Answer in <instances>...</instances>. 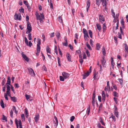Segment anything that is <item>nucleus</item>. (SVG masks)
Here are the masks:
<instances>
[{
	"label": "nucleus",
	"instance_id": "f257e3e1",
	"mask_svg": "<svg viewBox=\"0 0 128 128\" xmlns=\"http://www.w3.org/2000/svg\"><path fill=\"white\" fill-rule=\"evenodd\" d=\"M27 30L26 32V34H28V33L30 32L32 30L31 25L29 22H27Z\"/></svg>",
	"mask_w": 128,
	"mask_h": 128
},
{
	"label": "nucleus",
	"instance_id": "f03ea898",
	"mask_svg": "<svg viewBox=\"0 0 128 128\" xmlns=\"http://www.w3.org/2000/svg\"><path fill=\"white\" fill-rule=\"evenodd\" d=\"M28 72L29 74L32 76H35V74L33 70L30 68H28Z\"/></svg>",
	"mask_w": 128,
	"mask_h": 128
},
{
	"label": "nucleus",
	"instance_id": "7ed1b4c3",
	"mask_svg": "<svg viewBox=\"0 0 128 128\" xmlns=\"http://www.w3.org/2000/svg\"><path fill=\"white\" fill-rule=\"evenodd\" d=\"M54 128H56L58 124V121L56 117L55 116L54 117Z\"/></svg>",
	"mask_w": 128,
	"mask_h": 128
},
{
	"label": "nucleus",
	"instance_id": "20e7f679",
	"mask_svg": "<svg viewBox=\"0 0 128 128\" xmlns=\"http://www.w3.org/2000/svg\"><path fill=\"white\" fill-rule=\"evenodd\" d=\"M14 17L15 20L18 19L20 20L21 19V15L20 14H16L14 15Z\"/></svg>",
	"mask_w": 128,
	"mask_h": 128
},
{
	"label": "nucleus",
	"instance_id": "39448f33",
	"mask_svg": "<svg viewBox=\"0 0 128 128\" xmlns=\"http://www.w3.org/2000/svg\"><path fill=\"white\" fill-rule=\"evenodd\" d=\"M63 76L65 79H66L68 77L70 76V74L68 73L65 72H63L62 73Z\"/></svg>",
	"mask_w": 128,
	"mask_h": 128
},
{
	"label": "nucleus",
	"instance_id": "423d86ee",
	"mask_svg": "<svg viewBox=\"0 0 128 128\" xmlns=\"http://www.w3.org/2000/svg\"><path fill=\"white\" fill-rule=\"evenodd\" d=\"M91 72V71H88L86 73H85L84 74L82 75V76H83V79H85L89 75Z\"/></svg>",
	"mask_w": 128,
	"mask_h": 128
},
{
	"label": "nucleus",
	"instance_id": "0eeeda50",
	"mask_svg": "<svg viewBox=\"0 0 128 128\" xmlns=\"http://www.w3.org/2000/svg\"><path fill=\"white\" fill-rule=\"evenodd\" d=\"M83 32L84 34V37L87 36L88 38H89L88 33L86 30L85 28H83Z\"/></svg>",
	"mask_w": 128,
	"mask_h": 128
},
{
	"label": "nucleus",
	"instance_id": "6e6552de",
	"mask_svg": "<svg viewBox=\"0 0 128 128\" xmlns=\"http://www.w3.org/2000/svg\"><path fill=\"white\" fill-rule=\"evenodd\" d=\"M21 55L22 57L27 62H28L29 59L24 54H23V53L22 52V53L21 54Z\"/></svg>",
	"mask_w": 128,
	"mask_h": 128
},
{
	"label": "nucleus",
	"instance_id": "1a4fd4ad",
	"mask_svg": "<svg viewBox=\"0 0 128 128\" xmlns=\"http://www.w3.org/2000/svg\"><path fill=\"white\" fill-rule=\"evenodd\" d=\"M99 20L102 23H103L102 22H104V16L103 15H100L99 16Z\"/></svg>",
	"mask_w": 128,
	"mask_h": 128
},
{
	"label": "nucleus",
	"instance_id": "9d476101",
	"mask_svg": "<svg viewBox=\"0 0 128 128\" xmlns=\"http://www.w3.org/2000/svg\"><path fill=\"white\" fill-rule=\"evenodd\" d=\"M102 100L103 101H104L105 100L106 96L105 92L104 91L102 92Z\"/></svg>",
	"mask_w": 128,
	"mask_h": 128
},
{
	"label": "nucleus",
	"instance_id": "9b49d317",
	"mask_svg": "<svg viewBox=\"0 0 128 128\" xmlns=\"http://www.w3.org/2000/svg\"><path fill=\"white\" fill-rule=\"evenodd\" d=\"M66 58L68 60L69 62H71V56L68 53H67L66 55Z\"/></svg>",
	"mask_w": 128,
	"mask_h": 128
},
{
	"label": "nucleus",
	"instance_id": "f8f14e48",
	"mask_svg": "<svg viewBox=\"0 0 128 128\" xmlns=\"http://www.w3.org/2000/svg\"><path fill=\"white\" fill-rule=\"evenodd\" d=\"M100 46L99 43H97L96 46V49L98 50H99L100 49Z\"/></svg>",
	"mask_w": 128,
	"mask_h": 128
},
{
	"label": "nucleus",
	"instance_id": "ddd939ff",
	"mask_svg": "<svg viewBox=\"0 0 128 128\" xmlns=\"http://www.w3.org/2000/svg\"><path fill=\"white\" fill-rule=\"evenodd\" d=\"M11 100L14 102H16L17 100L16 98L14 96L11 97Z\"/></svg>",
	"mask_w": 128,
	"mask_h": 128
},
{
	"label": "nucleus",
	"instance_id": "4468645a",
	"mask_svg": "<svg viewBox=\"0 0 128 128\" xmlns=\"http://www.w3.org/2000/svg\"><path fill=\"white\" fill-rule=\"evenodd\" d=\"M37 46H40L41 44V40L39 38H38L37 39Z\"/></svg>",
	"mask_w": 128,
	"mask_h": 128
},
{
	"label": "nucleus",
	"instance_id": "2eb2a0df",
	"mask_svg": "<svg viewBox=\"0 0 128 128\" xmlns=\"http://www.w3.org/2000/svg\"><path fill=\"white\" fill-rule=\"evenodd\" d=\"M102 4H103V6L104 5V6H106L107 4L106 1V0H101Z\"/></svg>",
	"mask_w": 128,
	"mask_h": 128
},
{
	"label": "nucleus",
	"instance_id": "dca6fc26",
	"mask_svg": "<svg viewBox=\"0 0 128 128\" xmlns=\"http://www.w3.org/2000/svg\"><path fill=\"white\" fill-rule=\"evenodd\" d=\"M21 117L22 121L23 122H24L25 121V118L24 114H22L21 115Z\"/></svg>",
	"mask_w": 128,
	"mask_h": 128
},
{
	"label": "nucleus",
	"instance_id": "f3484780",
	"mask_svg": "<svg viewBox=\"0 0 128 128\" xmlns=\"http://www.w3.org/2000/svg\"><path fill=\"white\" fill-rule=\"evenodd\" d=\"M96 26L97 28L99 31H100L101 30V27L100 25L98 24H96Z\"/></svg>",
	"mask_w": 128,
	"mask_h": 128
},
{
	"label": "nucleus",
	"instance_id": "a211bd4d",
	"mask_svg": "<svg viewBox=\"0 0 128 128\" xmlns=\"http://www.w3.org/2000/svg\"><path fill=\"white\" fill-rule=\"evenodd\" d=\"M36 18L37 20H39L41 18L39 14L38 13L36 12Z\"/></svg>",
	"mask_w": 128,
	"mask_h": 128
},
{
	"label": "nucleus",
	"instance_id": "6ab92c4d",
	"mask_svg": "<svg viewBox=\"0 0 128 128\" xmlns=\"http://www.w3.org/2000/svg\"><path fill=\"white\" fill-rule=\"evenodd\" d=\"M8 84L9 85H10V79L9 77L8 78L7 80V82L6 83V85Z\"/></svg>",
	"mask_w": 128,
	"mask_h": 128
},
{
	"label": "nucleus",
	"instance_id": "aec40b11",
	"mask_svg": "<svg viewBox=\"0 0 128 128\" xmlns=\"http://www.w3.org/2000/svg\"><path fill=\"white\" fill-rule=\"evenodd\" d=\"M39 115H36L35 118L34 120L36 122L39 120Z\"/></svg>",
	"mask_w": 128,
	"mask_h": 128
},
{
	"label": "nucleus",
	"instance_id": "412c9836",
	"mask_svg": "<svg viewBox=\"0 0 128 128\" xmlns=\"http://www.w3.org/2000/svg\"><path fill=\"white\" fill-rule=\"evenodd\" d=\"M102 52L104 56L106 54V50L104 46H103L102 48Z\"/></svg>",
	"mask_w": 128,
	"mask_h": 128
},
{
	"label": "nucleus",
	"instance_id": "4be33fe9",
	"mask_svg": "<svg viewBox=\"0 0 128 128\" xmlns=\"http://www.w3.org/2000/svg\"><path fill=\"white\" fill-rule=\"evenodd\" d=\"M102 64V65L103 67L105 68V63H106V60H101Z\"/></svg>",
	"mask_w": 128,
	"mask_h": 128
},
{
	"label": "nucleus",
	"instance_id": "5701e85b",
	"mask_svg": "<svg viewBox=\"0 0 128 128\" xmlns=\"http://www.w3.org/2000/svg\"><path fill=\"white\" fill-rule=\"evenodd\" d=\"M90 0H87L86 2V8H89L90 6Z\"/></svg>",
	"mask_w": 128,
	"mask_h": 128
},
{
	"label": "nucleus",
	"instance_id": "b1692460",
	"mask_svg": "<svg viewBox=\"0 0 128 128\" xmlns=\"http://www.w3.org/2000/svg\"><path fill=\"white\" fill-rule=\"evenodd\" d=\"M86 46L90 50H92V48L90 45L88 44V42H87L86 43Z\"/></svg>",
	"mask_w": 128,
	"mask_h": 128
},
{
	"label": "nucleus",
	"instance_id": "393cba45",
	"mask_svg": "<svg viewBox=\"0 0 128 128\" xmlns=\"http://www.w3.org/2000/svg\"><path fill=\"white\" fill-rule=\"evenodd\" d=\"M28 39L29 40H32V34L30 32L28 33Z\"/></svg>",
	"mask_w": 128,
	"mask_h": 128
},
{
	"label": "nucleus",
	"instance_id": "a878e982",
	"mask_svg": "<svg viewBox=\"0 0 128 128\" xmlns=\"http://www.w3.org/2000/svg\"><path fill=\"white\" fill-rule=\"evenodd\" d=\"M46 51L47 52L50 53V48L48 46H47L46 48Z\"/></svg>",
	"mask_w": 128,
	"mask_h": 128
},
{
	"label": "nucleus",
	"instance_id": "bb28decb",
	"mask_svg": "<svg viewBox=\"0 0 128 128\" xmlns=\"http://www.w3.org/2000/svg\"><path fill=\"white\" fill-rule=\"evenodd\" d=\"M96 3L97 5L99 6L100 5L101 3V0H96Z\"/></svg>",
	"mask_w": 128,
	"mask_h": 128
},
{
	"label": "nucleus",
	"instance_id": "cd10ccee",
	"mask_svg": "<svg viewBox=\"0 0 128 128\" xmlns=\"http://www.w3.org/2000/svg\"><path fill=\"white\" fill-rule=\"evenodd\" d=\"M110 86H108L106 87L105 88V90L106 91H109L110 90Z\"/></svg>",
	"mask_w": 128,
	"mask_h": 128
},
{
	"label": "nucleus",
	"instance_id": "c85d7f7f",
	"mask_svg": "<svg viewBox=\"0 0 128 128\" xmlns=\"http://www.w3.org/2000/svg\"><path fill=\"white\" fill-rule=\"evenodd\" d=\"M0 105L2 107V108H4V102L2 100H1V102H0Z\"/></svg>",
	"mask_w": 128,
	"mask_h": 128
},
{
	"label": "nucleus",
	"instance_id": "c756f323",
	"mask_svg": "<svg viewBox=\"0 0 128 128\" xmlns=\"http://www.w3.org/2000/svg\"><path fill=\"white\" fill-rule=\"evenodd\" d=\"M89 34L90 36V37L91 38H92V31L90 30H89L88 31Z\"/></svg>",
	"mask_w": 128,
	"mask_h": 128
},
{
	"label": "nucleus",
	"instance_id": "7c9ffc66",
	"mask_svg": "<svg viewBox=\"0 0 128 128\" xmlns=\"http://www.w3.org/2000/svg\"><path fill=\"white\" fill-rule=\"evenodd\" d=\"M113 95L114 96L117 97H118V93L116 91L113 92Z\"/></svg>",
	"mask_w": 128,
	"mask_h": 128
},
{
	"label": "nucleus",
	"instance_id": "2f4dec72",
	"mask_svg": "<svg viewBox=\"0 0 128 128\" xmlns=\"http://www.w3.org/2000/svg\"><path fill=\"white\" fill-rule=\"evenodd\" d=\"M2 119L3 120H5L6 122L7 121V119L6 117H5L4 115H2Z\"/></svg>",
	"mask_w": 128,
	"mask_h": 128
},
{
	"label": "nucleus",
	"instance_id": "473e14b6",
	"mask_svg": "<svg viewBox=\"0 0 128 128\" xmlns=\"http://www.w3.org/2000/svg\"><path fill=\"white\" fill-rule=\"evenodd\" d=\"M86 53L88 56V57H90V54L88 52V50L86 49Z\"/></svg>",
	"mask_w": 128,
	"mask_h": 128
},
{
	"label": "nucleus",
	"instance_id": "72a5a7b5",
	"mask_svg": "<svg viewBox=\"0 0 128 128\" xmlns=\"http://www.w3.org/2000/svg\"><path fill=\"white\" fill-rule=\"evenodd\" d=\"M42 69L43 71L46 72L47 71L46 68L44 65L42 67Z\"/></svg>",
	"mask_w": 128,
	"mask_h": 128
},
{
	"label": "nucleus",
	"instance_id": "f704fd0d",
	"mask_svg": "<svg viewBox=\"0 0 128 128\" xmlns=\"http://www.w3.org/2000/svg\"><path fill=\"white\" fill-rule=\"evenodd\" d=\"M99 120L100 121V122L102 124V125L104 126L105 125V124L104 123V122L102 121V118H100Z\"/></svg>",
	"mask_w": 128,
	"mask_h": 128
},
{
	"label": "nucleus",
	"instance_id": "c9c22d12",
	"mask_svg": "<svg viewBox=\"0 0 128 128\" xmlns=\"http://www.w3.org/2000/svg\"><path fill=\"white\" fill-rule=\"evenodd\" d=\"M106 26L105 25V24L104 23L103 24V26H102V30H103V32H104V31L106 30Z\"/></svg>",
	"mask_w": 128,
	"mask_h": 128
},
{
	"label": "nucleus",
	"instance_id": "e433bc0d",
	"mask_svg": "<svg viewBox=\"0 0 128 128\" xmlns=\"http://www.w3.org/2000/svg\"><path fill=\"white\" fill-rule=\"evenodd\" d=\"M24 42H25L26 44V45H28V40L27 38H26V37L25 36L24 38Z\"/></svg>",
	"mask_w": 128,
	"mask_h": 128
},
{
	"label": "nucleus",
	"instance_id": "4c0bfd02",
	"mask_svg": "<svg viewBox=\"0 0 128 128\" xmlns=\"http://www.w3.org/2000/svg\"><path fill=\"white\" fill-rule=\"evenodd\" d=\"M58 18H59V21L60 22H61L62 23V17L61 16H58Z\"/></svg>",
	"mask_w": 128,
	"mask_h": 128
},
{
	"label": "nucleus",
	"instance_id": "58836bf2",
	"mask_svg": "<svg viewBox=\"0 0 128 128\" xmlns=\"http://www.w3.org/2000/svg\"><path fill=\"white\" fill-rule=\"evenodd\" d=\"M15 124L16 125V128H18V121L16 118L15 119Z\"/></svg>",
	"mask_w": 128,
	"mask_h": 128
},
{
	"label": "nucleus",
	"instance_id": "ea45409f",
	"mask_svg": "<svg viewBox=\"0 0 128 128\" xmlns=\"http://www.w3.org/2000/svg\"><path fill=\"white\" fill-rule=\"evenodd\" d=\"M40 46H37V51L38 52H40Z\"/></svg>",
	"mask_w": 128,
	"mask_h": 128
},
{
	"label": "nucleus",
	"instance_id": "a19ab883",
	"mask_svg": "<svg viewBox=\"0 0 128 128\" xmlns=\"http://www.w3.org/2000/svg\"><path fill=\"white\" fill-rule=\"evenodd\" d=\"M118 80L120 83V84L121 85H122L123 80L122 79L118 78Z\"/></svg>",
	"mask_w": 128,
	"mask_h": 128
},
{
	"label": "nucleus",
	"instance_id": "79ce46f5",
	"mask_svg": "<svg viewBox=\"0 0 128 128\" xmlns=\"http://www.w3.org/2000/svg\"><path fill=\"white\" fill-rule=\"evenodd\" d=\"M13 108L14 110V112L16 114H17L18 113V112L16 110V108L14 106H13Z\"/></svg>",
	"mask_w": 128,
	"mask_h": 128
},
{
	"label": "nucleus",
	"instance_id": "37998d69",
	"mask_svg": "<svg viewBox=\"0 0 128 128\" xmlns=\"http://www.w3.org/2000/svg\"><path fill=\"white\" fill-rule=\"evenodd\" d=\"M90 108L89 106L87 108V115H88L90 113Z\"/></svg>",
	"mask_w": 128,
	"mask_h": 128
},
{
	"label": "nucleus",
	"instance_id": "c03bdc74",
	"mask_svg": "<svg viewBox=\"0 0 128 128\" xmlns=\"http://www.w3.org/2000/svg\"><path fill=\"white\" fill-rule=\"evenodd\" d=\"M118 114L119 112H114V114L116 116L117 118L119 116Z\"/></svg>",
	"mask_w": 128,
	"mask_h": 128
},
{
	"label": "nucleus",
	"instance_id": "a18cd8bd",
	"mask_svg": "<svg viewBox=\"0 0 128 128\" xmlns=\"http://www.w3.org/2000/svg\"><path fill=\"white\" fill-rule=\"evenodd\" d=\"M25 96L26 97V100H28L29 99L30 97V96L27 94H26L25 95Z\"/></svg>",
	"mask_w": 128,
	"mask_h": 128
},
{
	"label": "nucleus",
	"instance_id": "49530a36",
	"mask_svg": "<svg viewBox=\"0 0 128 128\" xmlns=\"http://www.w3.org/2000/svg\"><path fill=\"white\" fill-rule=\"evenodd\" d=\"M75 118V117L74 116H71L70 118V121L71 122H72L74 120V119Z\"/></svg>",
	"mask_w": 128,
	"mask_h": 128
},
{
	"label": "nucleus",
	"instance_id": "de8ad7c7",
	"mask_svg": "<svg viewBox=\"0 0 128 128\" xmlns=\"http://www.w3.org/2000/svg\"><path fill=\"white\" fill-rule=\"evenodd\" d=\"M62 44L64 46H68V42H62Z\"/></svg>",
	"mask_w": 128,
	"mask_h": 128
},
{
	"label": "nucleus",
	"instance_id": "09e8293b",
	"mask_svg": "<svg viewBox=\"0 0 128 128\" xmlns=\"http://www.w3.org/2000/svg\"><path fill=\"white\" fill-rule=\"evenodd\" d=\"M56 34L58 39L60 37V33L59 32L56 33Z\"/></svg>",
	"mask_w": 128,
	"mask_h": 128
},
{
	"label": "nucleus",
	"instance_id": "8fccbe9b",
	"mask_svg": "<svg viewBox=\"0 0 128 128\" xmlns=\"http://www.w3.org/2000/svg\"><path fill=\"white\" fill-rule=\"evenodd\" d=\"M13 112L12 110H11L10 112V115L12 118H13Z\"/></svg>",
	"mask_w": 128,
	"mask_h": 128
},
{
	"label": "nucleus",
	"instance_id": "3c124183",
	"mask_svg": "<svg viewBox=\"0 0 128 128\" xmlns=\"http://www.w3.org/2000/svg\"><path fill=\"white\" fill-rule=\"evenodd\" d=\"M54 52H55L56 54L57 55L58 54V52H57V48L56 46H55L54 48Z\"/></svg>",
	"mask_w": 128,
	"mask_h": 128
},
{
	"label": "nucleus",
	"instance_id": "603ef678",
	"mask_svg": "<svg viewBox=\"0 0 128 128\" xmlns=\"http://www.w3.org/2000/svg\"><path fill=\"white\" fill-rule=\"evenodd\" d=\"M20 9L19 10L20 12H22V13L24 12V10L22 7H21Z\"/></svg>",
	"mask_w": 128,
	"mask_h": 128
},
{
	"label": "nucleus",
	"instance_id": "864d4df0",
	"mask_svg": "<svg viewBox=\"0 0 128 128\" xmlns=\"http://www.w3.org/2000/svg\"><path fill=\"white\" fill-rule=\"evenodd\" d=\"M50 8H51L52 9L53 8V7L52 4V1L51 0H50Z\"/></svg>",
	"mask_w": 128,
	"mask_h": 128
},
{
	"label": "nucleus",
	"instance_id": "5fc2aeb1",
	"mask_svg": "<svg viewBox=\"0 0 128 128\" xmlns=\"http://www.w3.org/2000/svg\"><path fill=\"white\" fill-rule=\"evenodd\" d=\"M4 97L6 100H8V95L6 94V93L4 94Z\"/></svg>",
	"mask_w": 128,
	"mask_h": 128
},
{
	"label": "nucleus",
	"instance_id": "6e6d98bb",
	"mask_svg": "<svg viewBox=\"0 0 128 128\" xmlns=\"http://www.w3.org/2000/svg\"><path fill=\"white\" fill-rule=\"evenodd\" d=\"M100 74H101L102 71V68L101 64L100 65Z\"/></svg>",
	"mask_w": 128,
	"mask_h": 128
},
{
	"label": "nucleus",
	"instance_id": "4d7b16f0",
	"mask_svg": "<svg viewBox=\"0 0 128 128\" xmlns=\"http://www.w3.org/2000/svg\"><path fill=\"white\" fill-rule=\"evenodd\" d=\"M60 81H63L64 80V78L62 76H60Z\"/></svg>",
	"mask_w": 128,
	"mask_h": 128
},
{
	"label": "nucleus",
	"instance_id": "13d9d810",
	"mask_svg": "<svg viewBox=\"0 0 128 128\" xmlns=\"http://www.w3.org/2000/svg\"><path fill=\"white\" fill-rule=\"evenodd\" d=\"M94 43L92 39H90V44L91 46H93V43Z\"/></svg>",
	"mask_w": 128,
	"mask_h": 128
},
{
	"label": "nucleus",
	"instance_id": "bf43d9fd",
	"mask_svg": "<svg viewBox=\"0 0 128 128\" xmlns=\"http://www.w3.org/2000/svg\"><path fill=\"white\" fill-rule=\"evenodd\" d=\"M26 6L28 11L30 12L31 11V8L30 6H29V5L27 6Z\"/></svg>",
	"mask_w": 128,
	"mask_h": 128
},
{
	"label": "nucleus",
	"instance_id": "052dcab7",
	"mask_svg": "<svg viewBox=\"0 0 128 128\" xmlns=\"http://www.w3.org/2000/svg\"><path fill=\"white\" fill-rule=\"evenodd\" d=\"M5 83V78H4L2 80V85L4 86Z\"/></svg>",
	"mask_w": 128,
	"mask_h": 128
},
{
	"label": "nucleus",
	"instance_id": "680f3d73",
	"mask_svg": "<svg viewBox=\"0 0 128 128\" xmlns=\"http://www.w3.org/2000/svg\"><path fill=\"white\" fill-rule=\"evenodd\" d=\"M27 45L29 46L30 47H31L32 45V44L31 41H29V44L28 43V44L26 45Z\"/></svg>",
	"mask_w": 128,
	"mask_h": 128
},
{
	"label": "nucleus",
	"instance_id": "e2e57ef3",
	"mask_svg": "<svg viewBox=\"0 0 128 128\" xmlns=\"http://www.w3.org/2000/svg\"><path fill=\"white\" fill-rule=\"evenodd\" d=\"M120 32L121 33V34L122 35H124V34L123 33V31L122 30V27H120Z\"/></svg>",
	"mask_w": 128,
	"mask_h": 128
},
{
	"label": "nucleus",
	"instance_id": "0e129e2a",
	"mask_svg": "<svg viewBox=\"0 0 128 128\" xmlns=\"http://www.w3.org/2000/svg\"><path fill=\"white\" fill-rule=\"evenodd\" d=\"M83 58L84 59H86V56L85 54V52H84L83 53Z\"/></svg>",
	"mask_w": 128,
	"mask_h": 128
},
{
	"label": "nucleus",
	"instance_id": "69168bd1",
	"mask_svg": "<svg viewBox=\"0 0 128 128\" xmlns=\"http://www.w3.org/2000/svg\"><path fill=\"white\" fill-rule=\"evenodd\" d=\"M6 88H7V90H9V91H10V86L9 85H7Z\"/></svg>",
	"mask_w": 128,
	"mask_h": 128
},
{
	"label": "nucleus",
	"instance_id": "338daca9",
	"mask_svg": "<svg viewBox=\"0 0 128 128\" xmlns=\"http://www.w3.org/2000/svg\"><path fill=\"white\" fill-rule=\"evenodd\" d=\"M118 38H120V39H122V37L121 34H120L119 32H118Z\"/></svg>",
	"mask_w": 128,
	"mask_h": 128
},
{
	"label": "nucleus",
	"instance_id": "774afa93",
	"mask_svg": "<svg viewBox=\"0 0 128 128\" xmlns=\"http://www.w3.org/2000/svg\"><path fill=\"white\" fill-rule=\"evenodd\" d=\"M125 50L128 52V48L126 44H125Z\"/></svg>",
	"mask_w": 128,
	"mask_h": 128
}]
</instances>
